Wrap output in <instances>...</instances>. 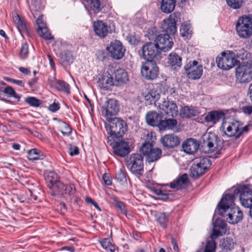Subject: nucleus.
<instances>
[{"label":"nucleus","instance_id":"obj_1","mask_svg":"<svg viewBox=\"0 0 252 252\" xmlns=\"http://www.w3.org/2000/svg\"><path fill=\"white\" fill-rule=\"evenodd\" d=\"M233 193H225L219 203V210L220 214L234 203L235 195L239 194L242 206L249 208V214L252 218V189L249 186L243 185L232 188Z\"/></svg>","mask_w":252,"mask_h":252},{"label":"nucleus","instance_id":"obj_2","mask_svg":"<svg viewBox=\"0 0 252 252\" xmlns=\"http://www.w3.org/2000/svg\"><path fill=\"white\" fill-rule=\"evenodd\" d=\"M250 125L243 126L242 122L233 120L231 122H223L220 127L222 131L228 137L235 136L236 138L247 133L249 130Z\"/></svg>","mask_w":252,"mask_h":252},{"label":"nucleus","instance_id":"obj_3","mask_svg":"<svg viewBox=\"0 0 252 252\" xmlns=\"http://www.w3.org/2000/svg\"><path fill=\"white\" fill-rule=\"evenodd\" d=\"M236 32L239 37L248 38L252 35V14L240 17L236 25Z\"/></svg>","mask_w":252,"mask_h":252},{"label":"nucleus","instance_id":"obj_4","mask_svg":"<svg viewBox=\"0 0 252 252\" xmlns=\"http://www.w3.org/2000/svg\"><path fill=\"white\" fill-rule=\"evenodd\" d=\"M211 164L210 159L207 157H200L195 158L190 169V176L196 178L201 176Z\"/></svg>","mask_w":252,"mask_h":252},{"label":"nucleus","instance_id":"obj_5","mask_svg":"<svg viewBox=\"0 0 252 252\" xmlns=\"http://www.w3.org/2000/svg\"><path fill=\"white\" fill-rule=\"evenodd\" d=\"M230 50L221 52L216 59L217 66L222 70H229L236 65L238 62L230 54Z\"/></svg>","mask_w":252,"mask_h":252},{"label":"nucleus","instance_id":"obj_6","mask_svg":"<svg viewBox=\"0 0 252 252\" xmlns=\"http://www.w3.org/2000/svg\"><path fill=\"white\" fill-rule=\"evenodd\" d=\"M110 122L109 129L108 133L114 135L115 137H121L127 130V126L126 122L119 118H111L108 120Z\"/></svg>","mask_w":252,"mask_h":252},{"label":"nucleus","instance_id":"obj_7","mask_svg":"<svg viewBox=\"0 0 252 252\" xmlns=\"http://www.w3.org/2000/svg\"><path fill=\"white\" fill-rule=\"evenodd\" d=\"M221 144V141L214 133H209L204 136L201 143V149L205 153H212L219 149Z\"/></svg>","mask_w":252,"mask_h":252},{"label":"nucleus","instance_id":"obj_8","mask_svg":"<svg viewBox=\"0 0 252 252\" xmlns=\"http://www.w3.org/2000/svg\"><path fill=\"white\" fill-rule=\"evenodd\" d=\"M143 58L147 61L158 60L161 58L160 52L156 43H147L142 47Z\"/></svg>","mask_w":252,"mask_h":252},{"label":"nucleus","instance_id":"obj_9","mask_svg":"<svg viewBox=\"0 0 252 252\" xmlns=\"http://www.w3.org/2000/svg\"><path fill=\"white\" fill-rule=\"evenodd\" d=\"M127 163L128 167L132 173L140 175L143 174V158L140 154H133L130 155Z\"/></svg>","mask_w":252,"mask_h":252},{"label":"nucleus","instance_id":"obj_10","mask_svg":"<svg viewBox=\"0 0 252 252\" xmlns=\"http://www.w3.org/2000/svg\"><path fill=\"white\" fill-rule=\"evenodd\" d=\"M184 69L189 79L197 80L202 75V66L196 61H189L185 65Z\"/></svg>","mask_w":252,"mask_h":252},{"label":"nucleus","instance_id":"obj_11","mask_svg":"<svg viewBox=\"0 0 252 252\" xmlns=\"http://www.w3.org/2000/svg\"><path fill=\"white\" fill-rule=\"evenodd\" d=\"M158 69L153 61H147L143 63L141 68L142 76L146 80H154L158 75Z\"/></svg>","mask_w":252,"mask_h":252},{"label":"nucleus","instance_id":"obj_12","mask_svg":"<svg viewBox=\"0 0 252 252\" xmlns=\"http://www.w3.org/2000/svg\"><path fill=\"white\" fill-rule=\"evenodd\" d=\"M218 210H219V204L218 205ZM219 213L220 215L223 216L224 213L227 212L226 214V220L227 221L231 224H235L238 223L243 218V213L240 210L238 206H235L234 203L232 206L229 207V208L226 209L225 212L220 214L219 210H218Z\"/></svg>","mask_w":252,"mask_h":252},{"label":"nucleus","instance_id":"obj_13","mask_svg":"<svg viewBox=\"0 0 252 252\" xmlns=\"http://www.w3.org/2000/svg\"><path fill=\"white\" fill-rule=\"evenodd\" d=\"M158 108L159 109L163 111L169 117H175L178 113V109L176 104L174 101L170 100L168 97L166 99L163 98L158 103Z\"/></svg>","mask_w":252,"mask_h":252},{"label":"nucleus","instance_id":"obj_14","mask_svg":"<svg viewBox=\"0 0 252 252\" xmlns=\"http://www.w3.org/2000/svg\"><path fill=\"white\" fill-rule=\"evenodd\" d=\"M251 66L252 63L247 62V64L243 65L236 69V76L240 83H247L251 80L252 78Z\"/></svg>","mask_w":252,"mask_h":252},{"label":"nucleus","instance_id":"obj_15","mask_svg":"<svg viewBox=\"0 0 252 252\" xmlns=\"http://www.w3.org/2000/svg\"><path fill=\"white\" fill-rule=\"evenodd\" d=\"M155 42L161 52H164L171 50L174 44L172 38L168 34H160L158 35Z\"/></svg>","mask_w":252,"mask_h":252},{"label":"nucleus","instance_id":"obj_16","mask_svg":"<svg viewBox=\"0 0 252 252\" xmlns=\"http://www.w3.org/2000/svg\"><path fill=\"white\" fill-rule=\"evenodd\" d=\"M107 49L110 56L117 60L122 59L126 52V49L122 43L119 40L111 42Z\"/></svg>","mask_w":252,"mask_h":252},{"label":"nucleus","instance_id":"obj_17","mask_svg":"<svg viewBox=\"0 0 252 252\" xmlns=\"http://www.w3.org/2000/svg\"><path fill=\"white\" fill-rule=\"evenodd\" d=\"M102 114L110 120L111 117L116 115L119 110L118 101L114 99L107 100L102 107Z\"/></svg>","mask_w":252,"mask_h":252},{"label":"nucleus","instance_id":"obj_18","mask_svg":"<svg viewBox=\"0 0 252 252\" xmlns=\"http://www.w3.org/2000/svg\"><path fill=\"white\" fill-rule=\"evenodd\" d=\"M113 152L117 155L124 157L130 152L128 143L124 140H118L113 145Z\"/></svg>","mask_w":252,"mask_h":252},{"label":"nucleus","instance_id":"obj_19","mask_svg":"<svg viewBox=\"0 0 252 252\" xmlns=\"http://www.w3.org/2000/svg\"><path fill=\"white\" fill-rule=\"evenodd\" d=\"M226 231V224L220 219H217L214 222L213 232L211 238L216 239L218 236L222 235Z\"/></svg>","mask_w":252,"mask_h":252},{"label":"nucleus","instance_id":"obj_20","mask_svg":"<svg viewBox=\"0 0 252 252\" xmlns=\"http://www.w3.org/2000/svg\"><path fill=\"white\" fill-rule=\"evenodd\" d=\"M94 29L95 33L101 37L106 36L108 33H111L113 29L110 26L101 21L94 22Z\"/></svg>","mask_w":252,"mask_h":252},{"label":"nucleus","instance_id":"obj_21","mask_svg":"<svg viewBox=\"0 0 252 252\" xmlns=\"http://www.w3.org/2000/svg\"><path fill=\"white\" fill-rule=\"evenodd\" d=\"M230 54L232 55V56L235 59H239L241 60L243 63H246L247 62L250 63V59L251 57V54L246 51L244 48L240 46H235L233 50L231 51ZM251 63V62H250Z\"/></svg>","mask_w":252,"mask_h":252},{"label":"nucleus","instance_id":"obj_22","mask_svg":"<svg viewBox=\"0 0 252 252\" xmlns=\"http://www.w3.org/2000/svg\"><path fill=\"white\" fill-rule=\"evenodd\" d=\"M162 29L165 34L168 35H174L176 31V22L174 18L170 16L168 18L163 20V23L162 25Z\"/></svg>","mask_w":252,"mask_h":252},{"label":"nucleus","instance_id":"obj_23","mask_svg":"<svg viewBox=\"0 0 252 252\" xmlns=\"http://www.w3.org/2000/svg\"><path fill=\"white\" fill-rule=\"evenodd\" d=\"M160 142L164 147L172 148L180 144L179 138L174 134H166L162 137Z\"/></svg>","mask_w":252,"mask_h":252},{"label":"nucleus","instance_id":"obj_24","mask_svg":"<svg viewBox=\"0 0 252 252\" xmlns=\"http://www.w3.org/2000/svg\"><path fill=\"white\" fill-rule=\"evenodd\" d=\"M199 146L198 141L194 139L190 138L186 140L182 144L183 151L188 154H193L195 153Z\"/></svg>","mask_w":252,"mask_h":252},{"label":"nucleus","instance_id":"obj_25","mask_svg":"<svg viewBox=\"0 0 252 252\" xmlns=\"http://www.w3.org/2000/svg\"><path fill=\"white\" fill-rule=\"evenodd\" d=\"M225 117V114L221 111H212L207 113L205 117V120L207 123L214 125Z\"/></svg>","mask_w":252,"mask_h":252},{"label":"nucleus","instance_id":"obj_26","mask_svg":"<svg viewBox=\"0 0 252 252\" xmlns=\"http://www.w3.org/2000/svg\"><path fill=\"white\" fill-rule=\"evenodd\" d=\"M45 180L49 184L48 186L56 190L57 188L63 187V183L59 181L58 175L54 171L49 172L46 176Z\"/></svg>","mask_w":252,"mask_h":252},{"label":"nucleus","instance_id":"obj_27","mask_svg":"<svg viewBox=\"0 0 252 252\" xmlns=\"http://www.w3.org/2000/svg\"><path fill=\"white\" fill-rule=\"evenodd\" d=\"M146 120L149 125L159 127L162 121L161 115L155 111H150L146 114Z\"/></svg>","mask_w":252,"mask_h":252},{"label":"nucleus","instance_id":"obj_28","mask_svg":"<svg viewBox=\"0 0 252 252\" xmlns=\"http://www.w3.org/2000/svg\"><path fill=\"white\" fill-rule=\"evenodd\" d=\"M12 18L13 23L21 33L28 32V27L22 17L20 16L17 13H14L13 14Z\"/></svg>","mask_w":252,"mask_h":252},{"label":"nucleus","instance_id":"obj_29","mask_svg":"<svg viewBox=\"0 0 252 252\" xmlns=\"http://www.w3.org/2000/svg\"><path fill=\"white\" fill-rule=\"evenodd\" d=\"M182 58L176 53L172 52L168 56V63L173 69H177L182 65Z\"/></svg>","mask_w":252,"mask_h":252},{"label":"nucleus","instance_id":"obj_30","mask_svg":"<svg viewBox=\"0 0 252 252\" xmlns=\"http://www.w3.org/2000/svg\"><path fill=\"white\" fill-rule=\"evenodd\" d=\"M98 84L101 88L108 90L114 85L113 78L109 73L105 74L99 79Z\"/></svg>","mask_w":252,"mask_h":252},{"label":"nucleus","instance_id":"obj_31","mask_svg":"<svg viewBox=\"0 0 252 252\" xmlns=\"http://www.w3.org/2000/svg\"><path fill=\"white\" fill-rule=\"evenodd\" d=\"M116 85L126 84L128 81L127 73L123 69H117L115 72Z\"/></svg>","mask_w":252,"mask_h":252},{"label":"nucleus","instance_id":"obj_32","mask_svg":"<svg viewBox=\"0 0 252 252\" xmlns=\"http://www.w3.org/2000/svg\"><path fill=\"white\" fill-rule=\"evenodd\" d=\"M160 94L158 91L152 90L147 94L145 95V99L148 104H151L153 102L155 105L158 107V100L160 98ZM160 102H159V103Z\"/></svg>","mask_w":252,"mask_h":252},{"label":"nucleus","instance_id":"obj_33","mask_svg":"<svg viewBox=\"0 0 252 252\" xmlns=\"http://www.w3.org/2000/svg\"><path fill=\"white\" fill-rule=\"evenodd\" d=\"M188 180V176L187 174H184L179 178L170 183V187L171 189H179L185 186Z\"/></svg>","mask_w":252,"mask_h":252},{"label":"nucleus","instance_id":"obj_34","mask_svg":"<svg viewBox=\"0 0 252 252\" xmlns=\"http://www.w3.org/2000/svg\"><path fill=\"white\" fill-rule=\"evenodd\" d=\"M176 2V0H162L160 9L165 13H170L174 9Z\"/></svg>","mask_w":252,"mask_h":252},{"label":"nucleus","instance_id":"obj_35","mask_svg":"<svg viewBox=\"0 0 252 252\" xmlns=\"http://www.w3.org/2000/svg\"><path fill=\"white\" fill-rule=\"evenodd\" d=\"M178 122L176 119H167L160 122L159 128L160 130L174 129L177 126Z\"/></svg>","mask_w":252,"mask_h":252},{"label":"nucleus","instance_id":"obj_36","mask_svg":"<svg viewBox=\"0 0 252 252\" xmlns=\"http://www.w3.org/2000/svg\"><path fill=\"white\" fill-rule=\"evenodd\" d=\"M197 114V111L192 106H184L180 111V116L183 118H191L196 116Z\"/></svg>","mask_w":252,"mask_h":252},{"label":"nucleus","instance_id":"obj_37","mask_svg":"<svg viewBox=\"0 0 252 252\" xmlns=\"http://www.w3.org/2000/svg\"><path fill=\"white\" fill-rule=\"evenodd\" d=\"M37 196L33 194L31 190L29 189L24 193H22L19 195L18 199L21 203H29L31 201L36 200Z\"/></svg>","mask_w":252,"mask_h":252},{"label":"nucleus","instance_id":"obj_38","mask_svg":"<svg viewBox=\"0 0 252 252\" xmlns=\"http://www.w3.org/2000/svg\"><path fill=\"white\" fill-rule=\"evenodd\" d=\"M162 151L159 148H153L146 156L149 162H154L158 160L161 156Z\"/></svg>","mask_w":252,"mask_h":252},{"label":"nucleus","instance_id":"obj_39","mask_svg":"<svg viewBox=\"0 0 252 252\" xmlns=\"http://www.w3.org/2000/svg\"><path fill=\"white\" fill-rule=\"evenodd\" d=\"M63 187L57 188L56 190L62 194H68L69 196L73 195L75 192V188L74 185L69 184L65 185L63 183Z\"/></svg>","mask_w":252,"mask_h":252},{"label":"nucleus","instance_id":"obj_40","mask_svg":"<svg viewBox=\"0 0 252 252\" xmlns=\"http://www.w3.org/2000/svg\"><path fill=\"white\" fill-rule=\"evenodd\" d=\"M51 85L54 86L57 89L63 91L66 93H69V85L64 81L55 80L51 84Z\"/></svg>","mask_w":252,"mask_h":252},{"label":"nucleus","instance_id":"obj_41","mask_svg":"<svg viewBox=\"0 0 252 252\" xmlns=\"http://www.w3.org/2000/svg\"><path fill=\"white\" fill-rule=\"evenodd\" d=\"M155 217L160 225L163 228H166L168 222V215L164 213L157 212Z\"/></svg>","mask_w":252,"mask_h":252},{"label":"nucleus","instance_id":"obj_42","mask_svg":"<svg viewBox=\"0 0 252 252\" xmlns=\"http://www.w3.org/2000/svg\"><path fill=\"white\" fill-rule=\"evenodd\" d=\"M58 129L64 136H69L72 131L71 127L61 120H59Z\"/></svg>","mask_w":252,"mask_h":252},{"label":"nucleus","instance_id":"obj_43","mask_svg":"<svg viewBox=\"0 0 252 252\" xmlns=\"http://www.w3.org/2000/svg\"><path fill=\"white\" fill-rule=\"evenodd\" d=\"M111 203L113 204L121 212V213L126 216L127 210L126 208L125 204L119 201L116 197H111L110 198Z\"/></svg>","mask_w":252,"mask_h":252},{"label":"nucleus","instance_id":"obj_44","mask_svg":"<svg viewBox=\"0 0 252 252\" xmlns=\"http://www.w3.org/2000/svg\"><path fill=\"white\" fill-rule=\"evenodd\" d=\"M234 243L232 239L226 238L221 240L220 242V246L221 248L226 252L231 251L234 247Z\"/></svg>","mask_w":252,"mask_h":252},{"label":"nucleus","instance_id":"obj_45","mask_svg":"<svg viewBox=\"0 0 252 252\" xmlns=\"http://www.w3.org/2000/svg\"><path fill=\"white\" fill-rule=\"evenodd\" d=\"M192 33V30L189 24H183L180 28V34L183 37L188 38L190 37Z\"/></svg>","mask_w":252,"mask_h":252},{"label":"nucleus","instance_id":"obj_46","mask_svg":"<svg viewBox=\"0 0 252 252\" xmlns=\"http://www.w3.org/2000/svg\"><path fill=\"white\" fill-rule=\"evenodd\" d=\"M90 5L91 10L95 13H98L103 7V4L101 3L99 0H91Z\"/></svg>","mask_w":252,"mask_h":252},{"label":"nucleus","instance_id":"obj_47","mask_svg":"<svg viewBox=\"0 0 252 252\" xmlns=\"http://www.w3.org/2000/svg\"><path fill=\"white\" fill-rule=\"evenodd\" d=\"M42 156L40 155L36 149H32L28 151V158L30 160L34 161L42 158Z\"/></svg>","mask_w":252,"mask_h":252},{"label":"nucleus","instance_id":"obj_48","mask_svg":"<svg viewBox=\"0 0 252 252\" xmlns=\"http://www.w3.org/2000/svg\"><path fill=\"white\" fill-rule=\"evenodd\" d=\"M38 32L41 37L45 39L49 40L53 38L50 32L48 31V30L46 27V26H44L42 28H39Z\"/></svg>","mask_w":252,"mask_h":252},{"label":"nucleus","instance_id":"obj_49","mask_svg":"<svg viewBox=\"0 0 252 252\" xmlns=\"http://www.w3.org/2000/svg\"><path fill=\"white\" fill-rule=\"evenodd\" d=\"M25 101L31 106L34 107H38L41 104L40 100L33 96L26 97L25 99Z\"/></svg>","mask_w":252,"mask_h":252},{"label":"nucleus","instance_id":"obj_50","mask_svg":"<svg viewBox=\"0 0 252 252\" xmlns=\"http://www.w3.org/2000/svg\"><path fill=\"white\" fill-rule=\"evenodd\" d=\"M210 241H208L205 246L204 252H216V244L215 241V239L212 238Z\"/></svg>","mask_w":252,"mask_h":252},{"label":"nucleus","instance_id":"obj_51","mask_svg":"<svg viewBox=\"0 0 252 252\" xmlns=\"http://www.w3.org/2000/svg\"><path fill=\"white\" fill-rule=\"evenodd\" d=\"M152 149V144L151 142L146 141L140 147V151L143 155L147 156Z\"/></svg>","mask_w":252,"mask_h":252},{"label":"nucleus","instance_id":"obj_52","mask_svg":"<svg viewBox=\"0 0 252 252\" xmlns=\"http://www.w3.org/2000/svg\"><path fill=\"white\" fill-rule=\"evenodd\" d=\"M3 92L10 96H13L17 101H19L20 96L15 92L11 87L7 86L5 87L3 90Z\"/></svg>","mask_w":252,"mask_h":252},{"label":"nucleus","instance_id":"obj_53","mask_svg":"<svg viewBox=\"0 0 252 252\" xmlns=\"http://www.w3.org/2000/svg\"><path fill=\"white\" fill-rule=\"evenodd\" d=\"M102 247L105 250L111 252H114L115 250V247L107 239H105L100 242Z\"/></svg>","mask_w":252,"mask_h":252},{"label":"nucleus","instance_id":"obj_54","mask_svg":"<svg viewBox=\"0 0 252 252\" xmlns=\"http://www.w3.org/2000/svg\"><path fill=\"white\" fill-rule=\"evenodd\" d=\"M116 179L121 184H124L126 183V174L122 170L119 171L116 175Z\"/></svg>","mask_w":252,"mask_h":252},{"label":"nucleus","instance_id":"obj_55","mask_svg":"<svg viewBox=\"0 0 252 252\" xmlns=\"http://www.w3.org/2000/svg\"><path fill=\"white\" fill-rule=\"evenodd\" d=\"M227 4L233 9L239 8L243 2L242 0H226Z\"/></svg>","mask_w":252,"mask_h":252},{"label":"nucleus","instance_id":"obj_56","mask_svg":"<svg viewBox=\"0 0 252 252\" xmlns=\"http://www.w3.org/2000/svg\"><path fill=\"white\" fill-rule=\"evenodd\" d=\"M29 55V49L27 43H24L22 44L20 49V55L21 58L25 59L27 58Z\"/></svg>","mask_w":252,"mask_h":252},{"label":"nucleus","instance_id":"obj_57","mask_svg":"<svg viewBox=\"0 0 252 252\" xmlns=\"http://www.w3.org/2000/svg\"><path fill=\"white\" fill-rule=\"evenodd\" d=\"M68 150V153L71 156L77 155L79 153V148L75 145H69Z\"/></svg>","mask_w":252,"mask_h":252},{"label":"nucleus","instance_id":"obj_58","mask_svg":"<svg viewBox=\"0 0 252 252\" xmlns=\"http://www.w3.org/2000/svg\"><path fill=\"white\" fill-rule=\"evenodd\" d=\"M4 79L8 82L15 84H16L18 86H21V87H24V83L22 80H15V79L8 78V77L4 78Z\"/></svg>","mask_w":252,"mask_h":252},{"label":"nucleus","instance_id":"obj_59","mask_svg":"<svg viewBox=\"0 0 252 252\" xmlns=\"http://www.w3.org/2000/svg\"><path fill=\"white\" fill-rule=\"evenodd\" d=\"M128 42L131 45L137 44L139 42V38L135 35H130L128 37Z\"/></svg>","mask_w":252,"mask_h":252},{"label":"nucleus","instance_id":"obj_60","mask_svg":"<svg viewBox=\"0 0 252 252\" xmlns=\"http://www.w3.org/2000/svg\"><path fill=\"white\" fill-rule=\"evenodd\" d=\"M156 192H157V194L160 196V197L162 198V199H167L168 198V194H169V192L168 193H164V191L162 189H157L156 190Z\"/></svg>","mask_w":252,"mask_h":252},{"label":"nucleus","instance_id":"obj_61","mask_svg":"<svg viewBox=\"0 0 252 252\" xmlns=\"http://www.w3.org/2000/svg\"><path fill=\"white\" fill-rule=\"evenodd\" d=\"M103 180L106 185L109 186L112 184V181L108 174H104L102 176Z\"/></svg>","mask_w":252,"mask_h":252},{"label":"nucleus","instance_id":"obj_62","mask_svg":"<svg viewBox=\"0 0 252 252\" xmlns=\"http://www.w3.org/2000/svg\"><path fill=\"white\" fill-rule=\"evenodd\" d=\"M60 109L59 105L58 103H53L50 105L49 106V109L53 112H55Z\"/></svg>","mask_w":252,"mask_h":252},{"label":"nucleus","instance_id":"obj_63","mask_svg":"<svg viewBox=\"0 0 252 252\" xmlns=\"http://www.w3.org/2000/svg\"><path fill=\"white\" fill-rule=\"evenodd\" d=\"M155 136L153 135L152 132H148L146 134L145 140L147 142H151V143L154 141Z\"/></svg>","mask_w":252,"mask_h":252},{"label":"nucleus","instance_id":"obj_64","mask_svg":"<svg viewBox=\"0 0 252 252\" xmlns=\"http://www.w3.org/2000/svg\"><path fill=\"white\" fill-rule=\"evenodd\" d=\"M37 24L38 26V29L42 28L45 26V24L43 21V16H40L36 20Z\"/></svg>","mask_w":252,"mask_h":252}]
</instances>
